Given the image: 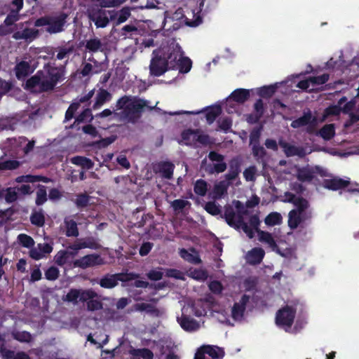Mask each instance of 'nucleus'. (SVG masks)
I'll list each match as a JSON object with an SVG mask.
<instances>
[{
	"label": "nucleus",
	"instance_id": "10",
	"mask_svg": "<svg viewBox=\"0 0 359 359\" xmlns=\"http://www.w3.org/2000/svg\"><path fill=\"white\" fill-rule=\"evenodd\" d=\"M346 100V97H342L339 100L337 104L327 108L324 112L322 121L330 116H337L341 112L349 113L355 104V101L347 102Z\"/></svg>",
	"mask_w": 359,
	"mask_h": 359
},
{
	"label": "nucleus",
	"instance_id": "43",
	"mask_svg": "<svg viewBox=\"0 0 359 359\" xmlns=\"http://www.w3.org/2000/svg\"><path fill=\"white\" fill-rule=\"evenodd\" d=\"M67 227V235L68 236H77L79 234L76 223L71 219H67L65 220Z\"/></svg>",
	"mask_w": 359,
	"mask_h": 359
},
{
	"label": "nucleus",
	"instance_id": "37",
	"mask_svg": "<svg viewBox=\"0 0 359 359\" xmlns=\"http://www.w3.org/2000/svg\"><path fill=\"white\" fill-rule=\"evenodd\" d=\"M0 196L4 198L7 202H13L18 198V191L15 188H8L0 191Z\"/></svg>",
	"mask_w": 359,
	"mask_h": 359
},
{
	"label": "nucleus",
	"instance_id": "46",
	"mask_svg": "<svg viewBox=\"0 0 359 359\" xmlns=\"http://www.w3.org/2000/svg\"><path fill=\"white\" fill-rule=\"evenodd\" d=\"M101 7H114L123 4L126 0H93Z\"/></svg>",
	"mask_w": 359,
	"mask_h": 359
},
{
	"label": "nucleus",
	"instance_id": "61",
	"mask_svg": "<svg viewBox=\"0 0 359 359\" xmlns=\"http://www.w3.org/2000/svg\"><path fill=\"white\" fill-rule=\"evenodd\" d=\"M46 25V30L50 34H55L60 32L63 30V24H43Z\"/></svg>",
	"mask_w": 359,
	"mask_h": 359
},
{
	"label": "nucleus",
	"instance_id": "58",
	"mask_svg": "<svg viewBox=\"0 0 359 359\" xmlns=\"http://www.w3.org/2000/svg\"><path fill=\"white\" fill-rule=\"evenodd\" d=\"M257 175V169L255 166H250L245 170L243 175L247 181H254Z\"/></svg>",
	"mask_w": 359,
	"mask_h": 359
},
{
	"label": "nucleus",
	"instance_id": "2",
	"mask_svg": "<svg viewBox=\"0 0 359 359\" xmlns=\"http://www.w3.org/2000/svg\"><path fill=\"white\" fill-rule=\"evenodd\" d=\"M63 68H57L50 65L45 66L43 69L27 80L25 88L33 93H40L52 90L57 82L64 78Z\"/></svg>",
	"mask_w": 359,
	"mask_h": 359
},
{
	"label": "nucleus",
	"instance_id": "32",
	"mask_svg": "<svg viewBox=\"0 0 359 359\" xmlns=\"http://www.w3.org/2000/svg\"><path fill=\"white\" fill-rule=\"evenodd\" d=\"M132 359H152L153 353L147 348L133 349L130 351Z\"/></svg>",
	"mask_w": 359,
	"mask_h": 359
},
{
	"label": "nucleus",
	"instance_id": "8",
	"mask_svg": "<svg viewBox=\"0 0 359 359\" xmlns=\"http://www.w3.org/2000/svg\"><path fill=\"white\" fill-rule=\"evenodd\" d=\"M296 311L291 306H286L278 310L276 316V325L288 331L294 322Z\"/></svg>",
	"mask_w": 359,
	"mask_h": 359
},
{
	"label": "nucleus",
	"instance_id": "52",
	"mask_svg": "<svg viewBox=\"0 0 359 359\" xmlns=\"http://www.w3.org/2000/svg\"><path fill=\"white\" fill-rule=\"evenodd\" d=\"M102 44L99 39H93L87 41L86 48L90 51L96 52L101 48Z\"/></svg>",
	"mask_w": 359,
	"mask_h": 359
},
{
	"label": "nucleus",
	"instance_id": "54",
	"mask_svg": "<svg viewBox=\"0 0 359 359\" xmlns=\"http://www.w3.org/2000/svg\"><path fill=\"white\" fill-rule=\"evenodd\" d=\"M47 200L46 190L44 187H40L36 192V203L37 205H42Z\"/></svg>",
	"mask_w": 359,
	"mask_h": 359
},
{
	"label": "nucleus",
	"instance_id": "4",
	"mask_svg": "<svg viewBox=\"0 0 359 359\" xmlns=\"http://www.w3.org/2000/svg\"><path fill=\"white\" fill-rule=\"evenodd\" d=\"M238 212L236 213L231 208H227L224 212V217L226 222L234 228H241L247 236L252 238L255 236V233L259 231L257 229L259 224V218L254 215L250 218V226L243 222V217L241 215V208L242 204L240 201L234 203Z\"/></svg>",
	"mask_w": 359,
	"mask_h": 359
},
{
	"label": "nucleus",
	"instance_id": "44",
	"mask_svg": "<svg viewBox=\"0 0 359 359\" xmlns=\"http://www.w3.org/2000/svg\"><path fill=\"white\" fill-rule=\"evenodd\" d=\"M71 161L78 165H81L84 168L90 169L93 167V163L87 158L82 156H76L72 158Z\"/></svg>",
	"mask_w": 359,
	"mask_h": 359
},
{
	"label": "nucleus",
	"instance_id": "56",
	"mask_svg": "<svg viewBox=\"0 0 359 359\" xmlns=\"http://www.w3.org/2000/svg\"><path fill=\"white\" fill-rule=\"evenodd\" d=\"M32 223L37 226H43L44 224V216L41 212H36L31 217Z\"/></svg>",
	"mask_w": 359,
	"mask_h": 359
},
{
	"label": "nucleus",
	"instance_id": "7",
	"mask_svg": "<svg viewBox=\"0 0 359 359\" xmlns=\"http://www.w3.org/2000/svg\"><path fill=\"white\" fill-rule=\"evenodd\" d=\"M34 145V141H28L25 137H20L18 139H8L4 147L8 150L13 151L15 154H18L20 150H22L24 154H28L31 150H32Z\"/></svg>",
	"mask_w": 359,
	"mask_h": 359
},
{
	"label": "nucleus",
	"instance_id": "29",
	"mask_svg": "<svg viewBox=\"0 0 359 359\" xmlns=\"http://www.w3.org/2000/svg\"><path fill=\"white\" fill-rule=\"evenodd\" d=\"M279 145L283 148V151L285 152L287 156H302L303 151L291 144H289L283 140L279 141Z\"/></svg>",
	"mask_w": 359,
	"mask_h": 359
},
{
	"label": "nucleus",
	"instance_id": "9",
	"mask_svg": "<svg viewBox=\"0 0 359 359\" xmlns=\"http://www.w3.org/2000/svg\"><path fill=\"white\" fill-rule=\"evenodd\" d=\"M88 247L90 245L85 242L75 243L66 250L59 251L55 256V262L60 266L69 263L77 254L79 250Z\"/></svg>",
	"mask_w": 359,
	"mask_h": 359
},
{
	"label": "nucleus",
	"instance_id": "45",
	"mask_svg": "<svg viewBox=\"0 0 359 359\" xmlns=\"http://www.w3.org/2000/svg\"><path fill=\"white\" fill-rule=\"evenodd\" d=\"M282 217L278 212H272L269 214L265 219V223L269 226L279 224L281 222Z\"/></svg>",
	"mask_w": 359,
	"mask_h": 359
},
{
	"label": "nucleus",
	"instance_id": "15",
	"mask_svg": "<svg viewBox=\"0 0 359 359\" xmlns=\"http://www.w3.org/2000/svg\"><path fill=\"white\" fill-rule=\"evenodd\" d=\"M317 175L325 177L327 176V172L319 167H306L297 170V178L302 182L311 181L316 178Z\"/></svg>",
	"mask_w": 359,
	"mask_h": 359
},
{
	"label": "nucleus",
	"instance_id": "62",
	"mask_svg": "<svg viewBox=\"0 0 359 359\" xmlns=\"http://www.w3.org/2000/svg\"><path fill=\"white\" fill-rule=\"evenodd\" d=\"M189 273L191 278L198 280H203L207 278L206 273L201 269L190 271Z\"/></svg>",
	"mask_w": 359,
	"mask_h": 359
},
{
	"label": "nucleus",
	"instance_id": "21",
	"mask_svg": "<svg viewBox=\"0 0 359 359\" xmlns=\"http://www.w3.org/2000/svg\"><path fill=\"white\" fill-rule=\"evenodd\" d=\"M103 264L102 258L97 255H89L74 262V266L83 269L100 265Z\"/></svg>",
	"mask_w": 359,
	"mask_h": 359
},
{
	"label": "nucleus",
	"instance_id": "49",
	"mask_svg": "<svg viewBox=\"0 0 359 359\" xmlns=\"http://www.w3.org/2000/svg\"><path fill=\"white\" fill-rule=\"evenodd\" d=\"M164 274V269L156 268L151 270L147 273V277L151 280H161Z\"/></svg>",
	"mask_w": 359,
	"mask_h": 359
},
{
	"label": "nucleus",
	"instance_id": "39",
	"mask_svg": "<svg viewBox=\"0 0 359 359\" xmlns=\"http://www.w3.org/2000/svg\"><path fill=\"white\" fill-rule=\"evenodd\" d=\"M102 15L103 13L101 9H97L95 13H94L93 11H88L89 18L93 22H109V20Z\"/></svg>",
	"mask_w": 359,
	"mask_h": 359
},
{
	"label": "nucleus",
	"instance_id": "30",
	"mask_svg": "<svg viewBox=\"0 0 359 359\" xmlns=\"http://www.w3.org/2000/svg\"><path fill=\"white\" fill-rule=\"evenodd\" d=\"M180 255L184 260L189 262L198 264L201 262L197 252L194 249H190L189 250L181 249L180 250Z\"/></svg>",
	"mask_w": 359,
	"mask_h": 359
},
{
	"label": "nucleus",
	"instance_id": "11",
	"mask_svg": "<svg viewBox=\"0 0 359 359\" xmlns=\"http://www.w3.org/2000/svg\"><path fill=\"white\" fill-rule=\"evenodd\" d=\"M181 142L187 145H196L198 143L207 144L210 143L209 137L198 130H187L182 134Z\"/></svg>",
	"mask_w": 359,
	"mask_h": 359
},
{
	"label": "nucleus",
	"instance_id": "47",
	"mask_svg": "<svg viewBox=\"0 0 359 359\" xmlns=\"http://www.w3.org/2000/svg\"><path fill=\"white\" fill-rule=\"evenodd\" d=\"M20 243L25 248H31L34 244V241L32 237L24 233H21L18 236Z\"/></svg>",
	"mask_w": 359,
	"mask_h": 359
},
{
	"label": "nucleus",
	"instance_id": "20",
	"mask_svg": "<svg viewBox=\"0 0 359 359\" xmlns=\"http://www.w3.org/2000/svg\"><path fill=\"white\" fill-rule=\"evenodd\" d=\"M187 309H188L185 306L182 308V316L177 318V322L180 325L181 327L185 331L195 332L200 328L201 325L198 321L184 316V313L188 312Z\"/></svg>",
	"mask_w": 359,
	"mask_h": 359
},
{
	"label": "nucleus",
	"instance_id": "35",
	"mask_svg": "<svg viewBox=\"0 0 359 359\" xmlns=\"http://www.w3.org/2000/svg\"><path fill=\"white\" fill-rule=\"evenodd\" d=\"M37 34V31L33 29H25L22 31L17 32L14 34L13 36L16 39H25L32 40Z\"/></svg>",
	"mask_w": 359,
	"mask_h": 359
},
{
	"label": "nucleus",
	"instance_id": "24",
	"mask_svg": "<svg viewBox=\"0 0 359 359\" xmlns=\"http://www.w3.org/2000/svg\"><path fill=\"white\" fill-rule=\"evenodd\" d=\"M249 300V297L243 295L238 302H236L231 309V318L233 320H241L243 316L245 309V305Z\"/></svg>",
	"mask_w": 359,
	"mask_h": 359
},
{
	"label": "nucleus",
	"instance_id": "57",
	"mask_svg": "<svg viewBox=\"0 0 359 359\" xmlns=\"http://www.w3.org/2000/svg\"><path fill=\"white\" fill-rule=\"evenodd\" d=\"M13 336L15 339L22 342H29L32 339L31 334L25 331L15 332Z\"/></svg>",
	"mask_w": 359,
	"mask_h": 359
},
{
	"label": "nucleus",
	"instance_id": "40",
	"mask_svg": "<svg viewBox=\"0 0 359 359\" xmlns=\"http://www.w3.org/2000/svg\"><path fill=\"white\" fill-rule=\"evenodd\" d=\"M221 113V108L219 106H213L207 109L205 117L208 123H212L216 117Z\"/></svg>",
	"mask_w": 359,
	"mask_h": 359
},
{
	"label": "nucleus",
	"instance_id": "64",
	"mask_svg": "<svg viewBox=\"0 0 359 359\" xmlns=\"http://www.w3.org/2000/svg\"><path fill=\"white\" fill-rule=\"evenodd\" d=\"M93 118L92 114L90 109H86L83 111V113L79 115L76 121L78 122H87L91 121Z\"/></svg>",
	"mask_w": 359,
	"mask_h": 359
},
{
	"label": "nucleus",
	"instance_id": "6",
	"mask_svg": "<svg viewBox=\"0 0 359 359\" xmlns=\"http://www.w3.org/2000/svg\"><path fill=\"white\" fill-rule=\"evenodd\" d=\"M201 168L208 173L222 172L226 168V164L224 162L222 155L211 151L208 154V159L204 158L201 163Z\"/></svg>",
	"mask_w": 359,
	"mask_h": 359
},
{
	"label": "nucleus",
	"instance_id": "28",
	"mask_svg": "<svg viewBox=\"0 0 359 359\" xmlns=\"http://www.w3.org/2000/svg\"><path fill=\"white\" fill-rule=\"evenodd\" d=\"M264 251L260 248H255L246 255L247 261L252 264H259L264 256Z\"/></svg>",
	"mask_w": 359,
	"mask_h": 359
},
{
	"label": "nucleus",
	"instance_id": "13",
	"mask_svg": "<svg viewBox=\"0 0 359 359\" xmlns=\"http://www.w3.org/2000/svg\"><path fill=\"white\" fill-rule=\"evenodd\" d=\"M205 354L212 359H222L225 353L222 348L217 346L203 345L198 348L194 359H206Z\"/></svg>",
	"mask_w": 359,
	"mask_h": 359
},
{
	"label": "nucleus",
	"instance_id": "14",
	"mask_svg": "<svg viewBox=\"0 0 359 359\" xmlns=\"http://www.w3.org/2000/svg\"><path fill=\"white\" fill-rule=\"evenodd\" d=\"M97 294L91 290H76L72 289L64 298L65 301L76 304L79 302L87 301L90 299L97 297Z\"/></svg>",
	"mask_w": 359,
	"mask_h": 359
},
{
	"label": "nucleus",
	"instance_id": "50",
	"mask_svg": "<svg viewBox=\"0 0 359 359\" xmlns=\"http://www.w3.org/2000/svg\"><path fill=\"white\" fill-rule=\"evenodd\" d=\"M215 317L222 323L233 325V323L231 321V318L228 316V313L225 311L216 312Z\"/></svg>",
	"mask_w": 359,
	"mask_h": 359
},
{
	"label": "nucleus",
	"instance_id": "27",
	"mask_svg": "<svg viewBox=\"0 0 359 359\" xmlns=\"http://www.w3.org/2000/svg\"><path fill=\"white\" fill-rule=\"evenodd\" d=\"M229 183L227 181H222L215 184L209 195L213 199L222 198L227 191Z\"/></svg>",
	"mask_w": 359,
	"mask_h": 359
},
{
	"label": "nucleus",
	"instance_id": "3",
	"mask_svg": "<svg viewBox=\"0 0 359 359\" xmlns=\"http://www.w3.org/2000/svg\"><path fill=\"white\" fill-rule=\"evenodd\" d=\"M158 104V102H156L152 106L148 100L125 96L118 100L116 108L122 110L123 116L133 121L139 117L140 113L146 110H152L153 109L160 110L156 107Z\"/></svg>",
	"mask_w": 359,
	"mask_h": 359
},
{
	"label": "nucleus",
	"instance_id": "33",
	"mask_svg": "<svg viewBox=\"0 0 359 359\" xmlns=\"http://www.w3.org/2000/svg\"><path fill=\"white\" fill-rule=\"evenodd\" d=\"M179 64L180 72L187 73L190 71L192 65L191 60L187 57H182V51L180 48V56L177 60V65Z\"/></svg>",
	"mask_w": 359,
	"mask_h": 359
},
{
	"label": "nucleus",
	"instance_id": "41",
	"mask_svg": "<svg viewBox=\"0 0 359 359\" xmlns=\"http://www.w3.org/2000/svg\"><path fill=\"white\" fill-rule=\"evenodd\" d=\"M319 133L324 140H330L335 134L334 126L333 124L325 125Z\"/></svg>",
	"mask_w": 359,
	"mask_h": 359
},
{
	"label": "nucleus",
	"instance_id": "12",
	"mask_svg": "<svg viewBox=\"0 0 359 359\" xmlns=\"http://www.w3.org/2000/svg\"><path fill=\"white\" fill-rule=\"evenodd\" d=\"M259 241L266 243L273 251L276 252L282 257L291 258L294 255V252L292 249H285L281 250L276 245L272 235L268 232L263 231H257Z\"/></svg>",
	"mask_w": 359,
	"mask_h": 359
},
{
	"label": "nucleus",
	"instance_id": "42",
	"mask_svg": "<svg viewBox=\"0 0 359 359\" xmlns=\"http://www.w3.org/2000/svg\"><path fill=\"white\" fill-rule=\"evenodd\" d=\"M191 205V203L186 200L177 199L171 202V206L176 212H182V210Z\"/></svg>",
	"mask_w": 359,
	"mask_h": 359
},
{
	"label": "nucleus",
	"instance_id": "17",
	"mask_svg": "<svg viewBox=\"0 0 359 359\" xmlns=\"http://www.w3.org/2000/svg\"><path fill=\"white\" fill-rule=\"evenodd\" d=\"M137 277L138 275L134 273L109 276L100 280V285L105 288H112L118 284V280L126 281L133 280Z\"/></svg>",
	"mask_w": 359,
	"mask_h": 359
},
{
	"label": "nucleus",
	"instance_id": "51",
	"mask_svg": "<svg viewBox=\"0 0 359 359\" xmlns=\"http://www.w3.org/2000/svg\"><path fill=\"white\" fill-rule=\"evenodd\" d=\"M195 192L201 196H204L207 191V183L203 180L196 181L194 186Z\"/></svg>",
	"mask_w": 359,
	"mask_h": 359
},
{
	"label": "nucleus",
	"instance_id": "22",
	"mask_svg": "<svg viewBox=\"0 0 359 359\" xmlns=\"http://www.w3.org/2000/svg\"><path fill=\"white\" fill-rule=\"evenodd\" d=\"M316 126V119L313 118L310 113L305 114L302 117L292 122L291 126L294 128L302 126H307L309 132H313Z\"/></svg>",
	"mask_w": 359,
	"mask_h": 359
},
{
	"label": "nucleus",
	"instance_id": "38",
	"mask_svg": "<svg viewBox=\"0 0 359 359\" xmlns=\"http://www.w3.org/2000/svg\"><path fill=\"white\" fill-rule=\"evenodd\" d=\"M17 120L15 118H0V130H11L15 129Z\"/></svg>",
	"mask_w": 359,
	"mask_h": 359
},
{
	"label": "nucleus",
	"instance_id": "18",
	"mask_svg": "<svg viewBox=\"0 0 359 359\" xmlns=\"http://www.w3.org/2000/svg\"><path fill=\"white\" fill-rule=\"evenodd\" d=\"M328 78V75L325 74L319 76L311 77L306 80L299 81L297 86L304 90H313L317 86L327 81Z\"/></svg>",
	"mask_w": 359,
	"mask_h": 359
},
{
	"label": "nucleus",
	"instance_id": "19",
	"mask_svg": "<svg viewBox=\"0 0 359 359\" xmlns=\"http://www.w3.org/2000/svg\"><path fill=\"white\" fill-rule=\"evenodd\" d=\"M23 0H13L11 6L6 8V18L4 22H15L20 20L19 11L22 8Z\"/></svg>",
	"mask_w": 359,
	"mask_h": 359
},
{
	"label": "nucleus",
	"instance_id": "34",
	"mask_svg": "<svg viewBox=\"0 0 359 359\" xmlns=\"http://www.w3.org/2000/svg\"><path fill=\"white\" fill-rule=\"evenodd\" d=\"M111 94L105 90H100L96 95V100L93 107L97 109L100 107L104 103L111 100Z\"/></svg>",
	"mask_w": 359,
	"mask_h": 359
},
{
	"label": "nucleus",
	"instance_id": "59",
	"mask_svg": "<svg viewBox=\"0 0 359 359\" xmlns=\"http://www.w3.org/2000/svg\"><path fill=\"white\" fill-rule=\"evenodd\" d=\"M59 271L56 267L51 266L45 272L46 278L49 280H54L57 278Z\"/></svg>",
	"mask_w": 359,
	"mask_h": 359
},
{
	"label": "nucleus",
	"instance_id": "16",
	"mask_svg": "<svg viewBox=\"0 0 359 359\" xmlns=\"http://www.w3.org/2000/svg\"><path fill=\"white\" fill-rule=\"evenodd\" d=\"M250 96V91L248 90L240 88L234 90L226 101V106H229L227 108V111L229 113L233 112V107L232 102H236L238 103H243L245 102Z\"/></svg>",
	"mask_w": 359,
	"mask_h": 359
},
{
	"label": "nucleus",
	"instance_id": "60",
	"mask_svg": "<svg viewBox=\"0 0 359 359\" xmlns=\"http://www.w3.org/2000/svg\"><path fill=\"white\" fill-rule=\"evenodd\" d=\"M41 179H42L39 176H34V175H25V176H20L16 178V182L21 183V182H34L36 181H39Z\"/></svg>",
	"mask_w": 359,
	"mask_h": 359
},
{
	"label": "nucleus",
	"instance_id": "31",
	"mask_svg": "<svg viewBox=\"0 0 359 359\" xmlns=\"http://www.w3.org/2000/svg\"><path fill=\"white\" fill-rule=\"evenodd\" d=\"M191 306L192 311L196 316H202L206 314L208 304L201 299H198L192 303Z\"/></svg>",
	"mask_w": 359,
	"mask_h": 359
},
{
	"label": "nucleus",
	"instance_id": "63",
	"mask_svg": "<svg viewBox=\"0 0 359 359\" xmlns=\"http://www.w3.org/2000/svg\"><path fill=\"white\" fill-rule=\"evenodd\" d=\"M90 198L86 194H81L78 196L76 203L79 207H85L86 206L90 201Z\"/></svg>",
	"mask_w": 359,
	"mask_h": 359
},
{
	"label": "nucleus",
	"instance_id": "48",
	"mask_svg": "<svg viewBox=\"0 0 359 359\" xmlns=\"http://www.w3.org/2000/svg\"><path fill=\"white\" fill-rule=\"evenodd\" d=\"M205 210L212 215H218L221 213V208L215 202H208L204 206Z\"/></svg>",
	"mask_w": 359,
	"mask_h": 359
},
{
	"label": "nucleus",
	"instance_id": "36",
	"mask_svg": "<svg viewBox=\"0 0 359 359\" xmlns=\"http://www.w3.org/2000/svg\"><path fill=\"white\" fill-rule=\"evenodd\" d=\"M30 72V67L28 62L22 61L15 67V74L18 79L25 77Z\"/></svg>",
	"mask_w": 359,
	"mask_h": 359
},
{
	"label": "nucleus",
	"instance_id": "55",
	"mask_svg": "<svg viewBox=\"0 0 359 359\" xmlns=\"http://www.w3.org/2000/svg\"><path fill=\"white\" fill-rule=\"evenodd\" d=\"M278 85V84L276 83L274 86H264L263 88H261L259 90V94L262 97H270L275 92V90Z\"/></svg>",
	"mask_w": 359,
	"mask_h": 359
},
{
	"label": "nucleus",
	"instance_id": "1",
	"mask_svg": "<svg viewBox=\"0 0 359 359\" xmlns=\"http://www.w3.org/2000/svg\"><path fill=\"white\" fill-rule=\"evenodd\" d=\"M180 56V46L173 40L154 50L149 65L150 74L159 76L169 69L174 68Z\"/></svg>",
	"mask_w": 359,
	"mask_h": 359
},
{
	"label": "nucleus",
	"instance_id": "26",
	"mask_svg": "<svg viewBox=\"0 0 359 359\" xmlns=\"http://www.w3.org/2000/svg\"><path fill=\"white\" fill-rule=\"evenodd\" d=\"M350 182L337 177H331L323 181V187L331 190H337L347 186Z\"/></svg>",
	"mask_w": 359,
	"mask_h": 359
},
{
	"label": "nucleus",
	"instance_id": "53",
	"mask_svg": "<svg viewBox=\"0 0 359 359\" xmlns=\"http://www.w3.org/2000/svg\"><path fill=\"white\" fill-rule=\"evenodd\" d=\"M95 297L93 299H90L87 300V309L88 311H97L100 309H102V303L99 299H95Z\"/></svg>",
	"mask_w": 359,
	"mask_h": 359
},
{
	"label": "nucleus",
	"instance_id": "23",
	"mask_svg": "<svg viewBox=\"0 0 359 359\" xmlns=\"http://www.w3.org/2000/svg\"><path fill=\"white\" fill-rule=\"evenodd\" d=\"M53 247L48 243H39L36 248L30 250V257L35 259L39 260L46 257V254H49L52 252Z\"/></svg>",
	"mask_w": 359,
	"mask_h": 359
},
{
	"label": "nucleus",
	"instance_id": "25",
	"mask_svg": "<svg viewBox=\"0 0 359 359\" xmlns=\"http://www.w3.org/2000/svg\"><path fill=\"white\" fill-rule=\"evenodd\" d=\"M156 173L166 179H170L172 177L174 165L170 162H160L154 167Z\"/></svg>",
	"mask_w": 359,
	"mask_h": 359
},
{
	"label": "nucleus",
	"instance_id": "5",
	"mask_svg": "<svg viewBox=\"0 0 359 359\" xmlns=\"http://www.w3.org/2000/svg\"><path fill=\"white\" fill-rule=\"evenodd\" d=\"M285 197L284 202L292 203L296 206V209L291 210L288 215V225L290 229H294L309 218V216L306 212L309 204L306 200L292 194H286Z\"/></svg>",
	"mask_w": 359,
	"mask_h": 359
}]
</instances>
